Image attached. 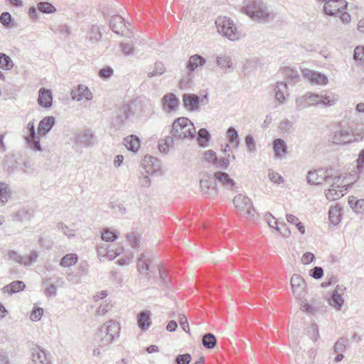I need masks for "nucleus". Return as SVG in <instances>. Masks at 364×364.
Here are the masks:
<instances>
[{
	"mask_svg": "<svg viewBox=\"0 0 364 364\" xmlns=\"http://www.w3.org/2000/svg\"><path fill=\"white\" fill-rule=\"evenodd\" d=\"M119 325L113 320L108 321L100 328V333L104 335L101 338V346H105L111 343L115 337L119 336Z\"/></svg>",
	"mask_w": 364,
	"mask_h": 364,
	"instance_id": "nucleus-6",
	"label": "nucleus"
},
{
	"mask_svg": "<svg viewBox=\"0 0 364 364\" xmlns=\"http://www.w3.org/2000/svg\"><path fill=\"white\" fill-rule=\"evenodd\" d=\"M302 74L313 84L325 85L328 82V79L325 75L314 70L304 69L302 70Z\"/></svg>",
	"mask_w": 364,
	"mask_h": 364,
	"instance_id": "nucleus-12",
	"label": "nucleus"
},
{
	"mask_svg": "<svg viewBox=\"0 0 364 364\" xmlns=\"http://www.w3.org/2000/svg\"><path fill=\"white\" fill-rule=\"evenodd\" d=\"M77 262V256L75 254H67L60 260V265L69 267Z\"/></svg>",
	"mask_w": 364,
	"mask_h": 364,
	"instance_id": "nucleus-38",
	"label": "nucleus"
},
{
	"mask_svg": "<svg viewBox=\"0 0 364 364\" xmlns=\"http://www.w3.org/2000/svg\"><path fill=\"white\" fill-rule=\"evenodd\" d=\"M287 89V83L284 82H277L274 87L275 98L279 102H282L285 100L284 92Z\"/></svg>",
	"mask_w": 364,
	"mask_h": 364,
	"instance_id": "nucleus-32",
	"label": "nucleus"
},
{
	"mask_svg": "<svg viewBox=\"0 0 364 364\" xmlns=\"http://www.w3.org/2000/svg\"><path fill=\"white\" fill-rule=\"evenodd\" d=\"M191 360V355L189 353L178 355L176 358L177 364H188Z\"/></svg>",
	"mask_w": 364,
	"mask_h": 364,
	"instance_id": "nucleus-57",
	"label": "nucleus"
},
{
	"mask_svg": "<svg viewBox=\"0 0 364 364\" xmlns=\"http://www.w3.org/2000/svg\"><path fill=\"white\" fill-rule=\"evenodd\" d=\"M216 63L221 68H228L231 67V58L226 55H220L216 58Z\"/></svg>",
	"mask_w": 364,
	"mask_h": 364,
	"instance_id": "nucleus-41",
	"label": "nucleus"
},
{
	"mask_svg": "<svg viewBox=\"0 0 364 364\" xmlns=\"http://www.w3.org/2000/svg\"><path fill=\"white\" fill-rule=\"evenodd\" d=\"M123 252V247H120L117 249L110 248V246L108 247L107 251L106 252V257L109 259L112 260L114 259L117 256L119 255Z\"/></svg>",
	"mask_w": 364,
	"mask_h": 364,
	"instance_id": "nucleus-50",
	"label": "nucleus"
},
{
	"mask_svg": "<svg viewBox=\"0 0 364 364\" xmlns=\"http://www.w3.org/2000/svg\"><path fill=\"white\" fill-rule=\"evenodd\" d=\"M201 191L204 194L210 196L217 195V190L215 188V181L211 178H201L200 180Z\"/></svg>",
	"mask_w": 364,
	"mask_h": 364,
	"instance_id": "nucleus-21",
	"label": "nucleus"
},
{
	"mask_svg": "<svg viewBox=\"0 0 364 364\" xmlns=\"http://www.w3.org/2000/svg\"><path fill=\"white\" fill-rule=\"evenodd\" d=\"M233 203L235 208L240 213L245 215L248 218L255 217L257 213L249 198L242 194H238L234 198Z\"/></svg>",
	"mask_w": 364,
	"mask_h": 364,
	"instance_id": "nucleus-7",
	"label": "nucleus"
},
{
	"mask_svg": "<svg viewBox=\"0 0 364 364\" xmlns=\"http://www.w3.org/2000/svg\"><path fill=\"white\" fill-rule=\"evenodd\" d=\"M136 267L139 274L147 279L151 278V274L154 272V269L156 268L161 284L165 285L168 282L166 271L159 264H155L154 259L148 253H141L139 256Z\"/></svg>",
	"mask_w": 364,
	"mask_h": 364,
	"instance_id": "nucleus-2",
	"label": "nucleus"
},
{
	"mask_svg": "<svg viewBox=\"0 0 364 364\" xmlns=\"http://www.w3.org/2000/svg\"><path fill=\"white\" fill-rule=\"evenodd\" d=\"M245 144L247 147V151L249 153H254L256 151V144L253 136L251 134H248L245 139Z\"/></svg>",
	"mask_w": 364,
	"mask_h": 364,
	"instance_id": "nucleus-48",
	"label": "nucleus"
},
{
	"mask_svg": "<svg viewBox=\"0 0 364 364\" xmlns=\"http://www.w3.org/2000/svg\"><path fill=\"white\" fill-rule=\"evenodd\" d=\"M14 66L10 57L5 53H0V68L4 70H11Z\"/></svg>",
	"mask_w": 364,
	"mask_h": 364,
	"instance_id": "nucleus-40",
	"label": "nucleus"
},
{
	"mask_svg": "<svg viewBox=\"0 0 364 364\" xmlns=\"http://www.w3.org/2000/svg\"><path fill=\"white\" fill-rule=\"evenodd\" d=\"M332 172V169H326L325 171L320 169L309 171L306 178L307 182L311 185L322 184L325 181L328 182L333 178V175Z\"/></svg>",
	"mask_w": 364,
	"mask_h": 364,
	"instance_id": "nucleus-8",
	"label": "nucleus"
},
{
	"mask_svg": "<svg viewBox=\"0 0 364 364\" xmlns=\"http://www.w3.org/2000/svg\"><path fill=\"white\" fill-rule=\"evenodd\" d=\"M150 316L151 314L148 311H142L137 314V324L140 329L145 331L151 326Z\"/></svg>",
	"mask_w": 364,
	"mask_h": 364,
	"instance_id": "nucleus-23",
	"label": "nucleus"
},
{
	"mask_svg": "<svg viewBox=\"0 0 364 364\" xmlns=\"http://www.w3.org/2000/svg\"><path fill=\"white\" fill-rule=\"evenodd\" d=\"M309 274L311 277L319 279L323 275V270L321 267H315L310 271Z\"/></svg>",
	"mask_w": 364,
	"mask_h": 364,
	"instance_id": "nucleus-60",
	"label": "nucleus"
},
{
	"mask_svg": "<svg viewBox=\"0 0 364 364\" xmlns=\"http://www.w3.org/2000/svg\"><path fill=\"white\" fill-rule=\"evenodd\" d=\"M25 288V284L22 281L18 280L5 286L4 289L9 294H14L23 291Z\"/></svg>",
	"mask_w": 364,
	"mask_h": 364,
	"instance_id": "nucleus-33",
	"label": "nucleus"
},
{
	"mask_svg": "<svg viewBox=\"0 0 364 364\" xmlns=\"http://www.w3.org/2000/svg\"><path fill=\"white\" fill-rule=\"evenodd\" d=\"M210 138V133L206 129L202 128L198 131L197 140L200 146H205L209 141Z\"/></svg>",
	"mask_w": 364,
	"mask_h": 364,
	"instance_id": "nucleus-39",
	"label": "nucleus"
},
{
	"mask_svg": "<svg viewBox=\"0 0 364 364\" xmlns=\"http://www.w3.org/2000/svg\"><path fill=\"white\" fill-rule=\"evenodd\" d=\"M43 313V310L42 308H36L32 311L30 318L33 321H39L42 317Z\"/></svg>",
	"mask_w": 364,
	"mask_h": 364,
	"instance_id": "nucleus-62",
	"label": "nucleus"
},
{
	"mask_svg": "<svg viewBox=\"0 0 364 364\" xmlns=\"http://www.w3.org/2000/svg\"><path fill=\"white\" fill-rule=\"evenodd\" d=\"M127 240L133 248H138L140 243V235L136 232H131L127 235Z\"/></svg>",
	"mask_w": 364,
	"mask_h": 364,
	"instance_id": "nucleus-42",
	"label": "nucleus"
},
{
	"mask_svg": "<svg viewBox=\"0 0 364 364\" xmlns=\"http://www.w3.org/2000/svg\"><path fill=\"white\" fill-rule=\"evenodd\" d=\"M215 25L219 33L230 41H237L242 37V33L237 30L236 25L227 16H219L215 20Z\"/></svg>",
	"mask_w": 364,
	"mask_h": 364,
	"instance_id": "nucleus-5",
	"label": "nucleus"
},
{
	"mask_svg": "<svg viewBox=\"0 0 364 364\" xmlns=\"http://www.w3.org/2000/svg\"><path fill=\"white\" fill-rule=\"evenodd\" d=\"M142 166L147 173L153 174L160 168L161 165L158 159L146 155L143 159Z\"/></svg>",
	"mask_w": 364,
	"mask_h": 364,
	"instance_id": "nucleus-17",
	"label": "nucleus"
},
{
	"mask_svg": "<svg viewBox=\"0 0 364 364\" xmlns=\"http://www.w3.org/2000/svg\"><path fill=\"white\" fill-rule=\"evenodd\" d=\"M227 136L230 144L234 147L237 148L240 145V139L237 131L235 128L230 127L228 129Z\"/></svg>",
	"mask_w": 364,
	"mask_h": 364,
	"instance_id": "nucleus-35",
	"label": "nucleus"
},
{
	"mask_svg": "<svg viewBox=\"0 0 364 364\" xmlns=\"http://www.w3.org/2000/svg\"><path fill=\"white\" fill-rule=\"evenodd\" d=\"M11 190L5 183H0V206L4 205L11 197Z\"/></svg>",
	"mask_w": 364,
	"mask_h": 364,
	"instance_id": "nucleus-34",
	"label": "nucleus"
},
{
	"mask_svg": "<svg viewBox=\"0 0 364 364\" xmlns=\"http://www.w3.org/2000/svg\"><path fill=\"white\" fill-rule=\"evenodd\" d=\"M126 148L131 151H136L140 146V140L135 135H130L124 139Z\"/></svg>",
	"mask_w": 364,
	"mask_h": 364,
	"instance_id": "nucleus-30",
	"label": "nucleus"
},
{
	"mask_svg": "<svg viewBox=\"0 0 364 364\" xmlns=\"http://www.w3.org/2000/svg\"><path fill=\"white\" fill-rule=\"evenodd\" d=\"M268 176L269 180L274 183L280 184L284 182V178L280 174L272 170H269Z\"/></svg>",
	"mask_w": 364,
	"mask_h": 364,
	"instance_id": "nucleus-52",
	"label": "nucleus"
},
{
	"mask_svg": "<svg viewBox=\"0 0 364 364\" xmlns=\"http://www.w3.org/2000/svg\"><path fill=\"white\" fill-rule=\"evenodd\" d=\"M348 339L345 338H339L333 346V350L336 353L344 352L346 350Z\"/></svg>",
	"mask_w": 364,
	"mask_h": 364,
	"instance_id": "nucleus-46",
	"label": "nucleus"
},
{
	"mask_svg": "<svg viewBox=\"0 0 364 364\" xmlns=\"http://www.w3.org/2000/svg\"><path fill=\"white\" fill-rule=\"evenodd\" d=\"M215 181L221 183L222 186L228 190H233L236 186L235 181L230 178L228 173L223 171H216L214 173Z\"/></svg>",
	"mask_w": 364,
	"mask_h": 364,
	"instance_id": "nucleus-14",
	"label": "nucleus"
},
{
	"mask_svg": "<svg viewBox=\"0 0 364 364\" xmlns=\"http://www.w3.org/2000/svg\"><path fill=\"white\" fill-rule=\"evenodd\" d=\"M184 107L190 112L200 110V97L196 94L185 93L182 96Z\"/></svg>",
	"mask_w": 364,
	"mask_h": 364,
	"instance_id": "nucleus-11",
	"label": "nucleus"
},
{
	"mask_svg": "<svg viewBox=\"0 0 364 364\" xmlns=\"http://www.w3.org/2000/svg\"><path fill=\"white\" fill-rule=\"evenodd\" d=\"M343 290L344 289L342 287L337 286L328 299L329 304L335 308L337 311L341 310L344 303V299L342 297V293L343 292Z\"/></svg>",
	"mask_w": 364,
	"mask_h": 364,
	"instance_id": "nucleus-15",
	"label": "nucleus"
},
{
	"mask_svg": "<svg viewBox=\"0 0 364 364\" xmlns=\"http://www.w3.org/2000/svg\"><path fill=\"white\" fill-rule=\"evenodd\" d=\"M273 149L277 158H282L287 153V146L282 139H277L273 141Z\"/></svg>",
	"mask_w": 364,
	"mask_h": 364,
	"instance_id": "nucleus-28",
	"label": "nucleus"
},
{
	"mask_svg": "<svg viewBox=\"0 0 364 364\" xmlns=\"http://www.w3.org/2000/svg\"><path fill=\"white\" fill-rule=\"evenodd\" d=\"M328 217L332 224H338L341 220V208L338 205L331 207L328 211Z\"/></svg>",
	"mask_w": 364,
	"mask_h": 364,
	"instance_id": "nucleus-37",
	"label": "nucleus"
},
{
	"mask_svg": "<svg viewBox=\"0 0 364 364\" xmlns=\"http://www.w3.org/2000/svg\"><path fill=\"white\" fill-rule=\"evenodd\" d=\"M38 102L43 107L50 108L53 104L51 91L46 88H41L38 92Z\"/></svg>",
	"mask_w": 364,
	"mask_h": 364,
	"instance_id": "nucleus-20",
	"label": "nucleus"
},
{
	"mask_svg": "<svg viewBox=\"0 0 364 364\" xmlns=\"http://www.w3.org/2000/svg\"><path fill=\"white\" fill-rule=\"evenodd\" d=\"M205 160L215 166V164L218 163V157L215 152L213 150L206 151L205 152Z\"/></svg>",
	"mask_w": 364,
	"mask_h": 364,
	"instance_id": "nucleus-55",
	"label": "nucleus"
},
{
	"mask_svg": "<svg viewBox=\"0 0 364 364\" xmlns=\"http://www.w3.org/2000/svg\"><path fill=\"white\" fill-rule=\"evenodd\" d=\"M27 128L29 133L26 137V140L30 148L35 151H41L42 149L40 144V138L36 133L34 122H30L27 125Z\"/></svg>",
	"mask_w": 364,
	"mask_h": 364,
	"instance_id": "nucleus-10",
	"label": "nucleus"
},
{
	"mask_svg": "<svg viewBox=\"0 0 364 364\" xmlns=\"http://www.w3.org/2000/svg\"><path fill=\"white\" fill-rule=\"evenodd\" d=\"M318 95V105H322L324 107H330L334 105L336 102L335 95L332 93L328 94V92L323 91Z\"/></svg>",
	"mask_w": 364,
	"mask_h": 364,
	"instance_id": "nucleus-26",
	"label": "nucleus"
},
{
	"mask_svg": "<svg viewBox=\"0 0 364 364\" xmlns=\"http://www.w3.org/2000/svg\"><path fill=\"white\" fill-rule=\"evenodd\" d=\"M131 114V108L129 105H123L118 110L115 126H121Z\"/></svg>",
	"mask_w": 364,
	"mask_h": 364,
	"instance_id": "nucleus-29",
	"label": "nucleus"
},
{
	"mask_svg": "<svg viewBox=\"0 0 364 364\" xmlns=\"http://www.w3.org/2000/svg\"><path fill=\"white\" fill-rule=\"evenodd\" d=\"M55 123V119L53 116L44 117L39 122L38 127V133L41 136L48 134L53 127Z\"/></svg>",
	"mask_w": 364,
	"mask_h": 364,
	"instance_id": "nucleus-19",
	"label": "nucleus"
},
{
	"mask_svg": "<svg viewBox=\"0 0 364 364\" xmlns=\"http://www.w3.org/2000/svg\"><path fill=\"white\" fill-rule=\"evenodd\" d=\"M113 307L112 304L111 302H106L105 304H101L100 306L96 310V314L102 316L106 313L109 311Z\"/></svg>",
	"mask_w": 364,
	"mask_h": 364,
	"instance_id": "nucleus-49",
	"label": "nucleus"
},
{
	"mask_svg": "<svg viewBox=\"0 0 364 364\" xmlns=\"http://www.w3.org/2000/svg\"><path fill=\"white\" fill-rule=\"evenodd\" d=\"M119 47L123 53L126 55H131L134 53V47L129 43H121Z\"/></svg>",
	"mask_w": 364,
	"mask_h": 364,
	"instance_id": "nucleus-61",
	"label": "nucleus"
},
{
	"mask_svg": "<svg viewBox=\"0 0 364 364\" xmlns=\"http://www.w3.org/2000/svg\"><path fill=\"white\" fill-rule=\"evenodd\" d=\"M205 59L200 55L195 54L189 58L186 64V68L189 71H194L198 67L203 66L205 63Z\"/></svg>",
	"mask_w": 364,
	"mask_h": 364,
	"instance_id": "nucleus-27",
	"label": "nucleus"
},
{
	"mask_svg": "<svg viewBox=\"0 0 364 364\" xmlns=\"http://www.w3.org/2000/svg\"><path fill=\"white\" fill-rule=\"evenodd\" d=\"M196 133L193 123L187 117H179L172 124L171 134L176 139H193Z\"/></svg>",
	"mask_w": 364,
	"mask_h": 364,
	"instance_id": "nucleus-3",
	"label": "nucleus"
},
{
	"mask_svg": "<svg viewBox=\"0 0 364 364\" xmlns=\"http://www.w3.org/2000/svg\"><path fill=\"white\" fill-rule=\"evenodd\" d=\"M178 322L182 329L188 333H190L189 325L187 318L183 314H180L178 318Z\"/></svg>",
	"mask_w": 364,
	"mask_h": 364,
	"instance_id": "nucleus-58",
	"label": "nucleus"
},
{
	"mask_svg": "<svg viewBox=\"0 0 364 364\" xmlns=\"http://www.w3.org/2000/svg\"><path fill=\"white\" fill-rule=\"evenodd\" d=\"M274 224L275 225V229L279 233H281L283 237H289V235L290 234V231L287 228L285 223L281 224V226H279L277 222L274 221Z\"/></svg>",
	"mask_w": 364,
	"mask_h": 364,
	"instance_id": "nucleus-56",
	"label": "nucleus"
},
{
	"mask_svg": "<svg viewBox=\"0 0 364 364\" xmlns=\"http://www.w3.org/2000/svg\"><path fill=\"white\" fill-rule=\"evenodd\" d=\"M37 9L46 14H52L56 11L55 6L49 2L41 1L37 5Z\"/></svg>",
	"mask_w": 364,
	"mask_h": 364,
	"instance_id": "nucleus-43",
	"label": "nucleus"
},
{
	"mask_svg": "<svg viewBox=\"0 0 364 364\" xmlns=\"http://www.w3.org/2000/svg\"><path fill=\"white\" fill-rule=\"evenodd\" d=\"M339 180L340 176H333V178H331V180L329 181L332 182V185L330 188L325 191V195L326 198L330 200H335L343 196V191L341 189L338 190V188H339L340 186L338 185H336Z\"/></svg>",
	"mask_w": 364,
	"mask_h": 364,
	"instance_id": "nucleus-13",
	"label": "nucleus"
},
{
	"mask_svg": "<svg viewBox=\"0 0 364 364\" xmlns=\"http://www.w3.org/2000/svg\"><path fill=\"white\" fill-rule=\"evenodd\" d=\"M202 343L205 348L212 349L215 346L217 340L213 333H208L203 335L202 338Z\"/></svg>",
	"mask_w": 364,
	"mask_h": 364,
	"instance_id": "nucleus-36",
	"label": "nucleus"
},
{
	"mask_svg": "<svg viewBox=\"0 0 364 364\" xmlns=\"http://www.w3.org/2000/svg\"><path fill=\"white\" fill-rule=\"evenodd\" d=\"M12 20V16L9 12L4 11L0 16V22L5 27H9Z\"/></svg>",
	"mask_w": 364,
	"mask_h": 364,
	"instance_id": "nucleus-53",
	"label": "nucleus"
},
{
	"mask_svg": "<svg viewBox=\"0 0 364 364\" xmlns=\"http://www.w3.org/2000/svg\"><path fill=\"white\" fill-rule=\"evenodd\" d=\"M9 257L10 259H12L15 262L19 264H23L25 262V257L21 256L20 254H18L16 251H11L9 253Z\"/></svg>",
	"mask_w": 364,
	"mask_h": 364,
	"instance_id": "nucleus-51",
	"label": "nucleus"
},
{
	"mask_svg": "<svg viewBox=\"0 0 364 364\" xmlns=\"http://www.w3.org/2000/svg\"><path fill=\"white\" fill-rule=\"evenodd\" d=\"M291 286L294 294H300L306 287V282L299 274H294L291 278Z\"/></svg>",
	"mask_w": 364,
	"mask_h": 364,
	"instance_id": "nucleus-24",
	"label": "nucleus"
},
{
	"mask_svg": "<svg viewBox=\"0 0 364 364\" xmlns=\"http://www.w3.org/2000/svg\"><path fill=\"white\" fill-rule=\"evenodd\" d=\"M38 257V255L37 252L32 251L28 257H25L24 266H30L33 263L36 262Z\"/></svg>",
	"mask_w": 364,
	"mask_h": 364,
	"instance_id": "nucleus-63",
	"label": "nucleus"
},
{
	"mask_svg": "<svg viewBox=\"0 0 364 364\" xmlns=\"http://www.w3.org/2000/svg\"><path fill=\"white\" fill-rule=\"evenodd\" d=\"M318 97L317 94L307 92L296 99V107L298 110H302L309 106L318 105Z\"/></svg>",
	"mask_w": 364,
	"mask_h": 364,
	"instance_id": "nucleus-9",
	"label": "nucleus"
},
{
	"mask_svg": "<svg viewBox=\"0 0 364 364\" xmlns=\"http://www.w3.org/2000/svg\"><path fill=\"white\" fill-rule=\"evenodd\" d=\"M164 109L168 112L173 111L179 104V100L173 93H169L164 96L162 99Z\"/></svg>",
	"mask_w": 364,
	"mask_h": 364,
	"instance_id": "nucleus-25",
	"label": "nucleus"
},
{
	"mask_svg": "<svg viewBox=\"0 0 364 364\" xmlns=\"http://www.w3.org/2000/svg\"><path fill=\"white\" fill-rule=\"evenodd\" d=\"M32 361L33 364H46L47 355L44 350L36 347L32 353Z\"/></svg>",
	"mask_w": 364,
	"mask_h": 364,
	"instance_id": "nucleus-31",
	"label": "nucleus"
},
{
	"mask_svg": "<svg viewBox=\"0 0 364 364\" xmlns=\"http://www.w3.org/2000/svg\"><path fill=\"white\" fill-rule=\"evenodd\" d=\"M95 139L93 134L87 130L81 132L75 136V142L85 147L92 146L95 144Z\"/></svg>",
	"mask_w": 364,
	"mask_h": 364,
	"instance_id": "nucleus-18",
	"label": "nucleus"
},
{
	"mask_svg": "<svg viewBox=\"0 0 364 364\" xmlns=\"http://www.w3.org/2000/svg\"><path fill=\"white\" fill-rule=\"evenodd\" d=\"M364 131L361 129L353 130L352 128H341L334 132L330 137V141L336 144H349L353 141L362 140Z\"/></svg>",
	"mask_w": 364,
	"mask_h": 364,
	"instance_id": "nucleus-4",
	"label": "nucleus"
},
{
	"mask_svg": "<svg viewBox=\"0 0 364 364\" xmlns=\"http://www.w3.org/2000/svg\"><path fill=\"white\" fill-rule=\"evenodd\" d=\"M102 38V34L100 31V27L97 25L92 26L90 34L89 39L90 41L97 42Z\"/></svg>",
	"mask_w": 364,
	"mask_h": 364,
	"instance_id": "nucleus-44",
	"label": "nucleus"
},
{
	"mask_svg": "<svg viewBox=\"0 0 364 364\" xmlns=\"http://www.w3.org/2000/svg\"><path fill=\"white\" fill-rule=\"evenodd\" d=\"M166 71V68L161 62H156L155 63L154 69L153 71L149 72L148 75L152 77L156 75H161Z\"/></svg>",
	"mask_w": 364,
	"mask_h": 364,
	"instance_id": "nucleus-45",
	"label": "nucleus"
},
{
	"mask_svg": "<svg viewBox=\"0 0 364 364\" xmlns=\"http://www.w3.org/2000/svg\"><path fill=\"white\" fill-rule=\"evenodd\" d=\"M242 11L250 18L257 21L267 22L274 18L267 3L262 0H244Z\"/></svg>",
	"mask_w": 364,
	"mask_h": 364,
	"instance_id": "nucleus-1",
	"label": "nucleus"
},
{
	"mask_svg": "<svg viewBox=\"0 0 364 364\" xmlns=\"http://www.w3.org/2000/svg\"><path fill=\"white\" fill-rule=\"evenodd\" d=\"M109 27L115 33L122 35V28L127 27V24L124 23V19L122 16L114 15L109 20Z\"/></svg>",
	"mask_w": 364,
	"mask_h": 364,
	"instance_id": "nucleus-22",
	"label": "nucleus"
},
{
	"mask_svg": "<svg viewBox=\"0 0 364 364\" xmlns=\"http://www.w3.org/2000/svg\"><path fill=\"white\" fill-rule=\"evenodd\" d=\"M57 227L59 230H61L65 235H67L69 237H73L75 235L74 230L70 229L67 225H64L63 223L62 222L58 223Z\"/></svg>",
	"mask_w": 364,
	"mask_h": 364,
	"instance_id": "nucleus-64",
	"label": "nucleus"
},
{
	"mask_svg": "<svg viewBox=\"0 0 364 364\" xmlns=\"http://www.w3.org/2000/svg\"><path fill=\"white\" fill-rule=\"evenodd\" d=\"M353 58L364 63V48L356 47L354 50Z\"/></svg>",
	"mask_w": 364,
	"mask_h": 364,
	"instance_id": "nucleus-59",
	"label": "nucleus"
},
{
	"mask_svg": "<svg viewBox=\"0 0 364 364\" xmlns=\"http://www.w3.org/2000/svg\"><path fill=\"white\" fill-rule=\"evenodd\" d=\"M117 238V234L109 230H105L102 234V240L106 242H112L115 240Z\"/></svg>",
	"mask_w": 364,
	"mask_h": 364,
	"instance_id": "nucleus-54",
	"label": "nucleus"
},
{
	"mask_svg": "<svg viewBox=\"0 0 364 364\" xmlns=\"http://www.w3.org/2000/svg\"><path fill=\"white\" fill-rule=\"evenodd\" d=\"M71 96L73 100L76 101H80L83 98L87 100L92 99V93L90 89L84 85H79L75 90H73L71 92Z\"/></svg>",
	"mask_w": 364,
	"mask_h": 364,
	"instance_id": "nucleus-16",
	"label": "nucleus"
},
{
	"mask_svg": "<svg viewBox=\"0 0 364 364\" xmlns=\"http://www.w3.org/2000/svg\"><path fill=\"white\" fill-rule=\"evenodd\" d=\"M283 73L291 81H295L299 78L297 71L291 68H284Z\"/></svg>",
	"mask_w": 364,
	"mask_h": 364,
	"instance_id": "nucleus-47",
	"label": "nucleus"
}]
</instances>
